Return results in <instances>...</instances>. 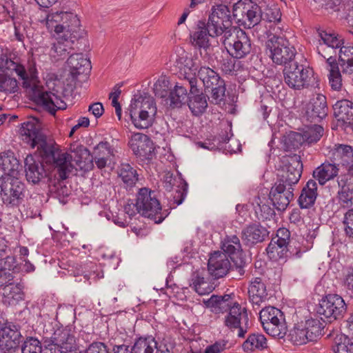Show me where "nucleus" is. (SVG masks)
I'll list each match as a JSON object with an SVG mask.
<instances>
[{
    "label": "nucleus",
    "mask_w": 353,
    "mask_h": 353,
    "mask_svg": "<svg viewBox=\"0 0 353 353\" xmlns=\"http://www.w3.org/2000/svg\"><path fill=\"white\" fill-rule=\"evenodd\" d=\"M19 133L22 140L31 148L37 147L41 157L46 163L56 164L62 179L67 177V174L72 168L69 162L70 157L68 153L61 152L52 143L47 141L46 137L41 132V123L38 119L30 118L23 123Z\"/></svg>",
    "instance_id": "f257e3e1"
},
{
    "label": "nucleus",
    "mask_w": 353,
    "mask_h": 353,
    "mask_svg": "<svg viewBox=\"0 0 353 353\" xmlns=\"http://www.w3.org/2000/svg\"><path fill=\"white\" fill-rule=\"evenodd\" d=\"M53 164L57 168V174L59 173V168L54 163ZM25 176L27 181L32 185L39 184L40 183H47L48 185L49 192L52 194L54 193L60 195L63 193V188L61 185L62 179L60 176L59 179H52L50 174L46 170L43 163L35 159L32 154L28 155L24 160Z\"/></svg>",
    "instance_id": "f03ea898"
},
{
    "label": "nucleus",
    "mask_w": 353,
    "mask_h": 353,
    "mask_svg": "<svg viewBox=\"0 0 353 353\" xmlns=\"http://www.w3.org/2000/svg\"><path fill=\"white\" fill-rule=\"evenodd\" d=\"M156 114V103L150 96L139 95L131 101L129 115L137 128L145 129L150 127Z\"/></svg>",
    "instance_id": "7ed1b4c3"
},
{
    "label": "nucleus",
    "mask_w": 353,
    "mask_h": 353,
    "mask_svg": "<svg viewBox=\"0 0 353 353\" xmlns=\"http://www.w3.org/2000/svg\"><path fill=\"white\" fill-rule=\"evenodd\" d=\"M197 77L202 81L204 90L210 102L219 105L225 101L226 86L225 81L213 69L207 66H201Z\"/></svg>",
    "instance_id": "20e7f679"
},
{
    "label": "nucleus",
    "mask_w": 353,
    "mask_h": 353,
    "mask_svg": "<svg viewBox=\"0 0 353 353\" xmlns=\"http://www.w3.org/2000/svg\"><path fill=\"white\" fill-rule=\"evenodd\" d=\"M46 26L57 35H72V38L81 37L80 21L72 12H55L49 13L46 17Z\"/></svg>",
    "instance_id": "39448f33"
},
{
    "label": "nucleus",
    "mask_w": 353,
    "mask_h": 353,
    "mask_svg": "<svg viewBox=\"0 0 353 353\" xmlns=\"http://www.w3.org/2000/svg\"><path fill=\"white\" fill-rule=\"evenodd\" d=\"M266 52L277 65H289L296 60V50L293 45L283 37L272 34L265 42Z\"/></svg>",
    "instance_id": "423d86ee"
},
{
    "label": "nucleus",
    "mask_w": 353,
    "mask_h": 353,
    "mask_svg": "<svg viewBox=\"0 0 353 353\" xmlns=\"http://www.w3.org/2000/svg\"><path fill=\"white\" fill-rule=\"evenodd\" d=\"M136 210L141 216L154 221L161 223L165 217L161 214V206L154 192L148 188L139 190L136 199Z\"/></svg>",
    "instance_id": "0eeeda50"
},
{
    "label": "nucleus",
    "mask_w": 353,
    "mask_h": 353,
    "mask_svg": "<svg viewBox=\"0 0 353 353\" xmlns=\"http://www.w3.org/2000/svg\"><path fill=\"white\" fill-rule=\"evenodd\" d=\"M221 39L228 52L234 58H244L252 51L250 38L240 28H234L232 32L227 31Z\"/></svg>",
    "instance_id": "6e6552de"
},
{
    "label": "nucleus",
    "mask_w": 353,
    "mask_h": 353,
    "mask_svg": "<svg viewBox=\"0 0 353 353\" xmlns=\"http://www.w3.org/2000/svg\"><path fill=\"white\" fill-rule=\"evenodd\" d=\"M262 8L252 0H239L233 6V17L239 26L250 29L261 21Z\"/></svg>",
    "instance_id": "1a4fd4ad"
},
{
    "label": "nucleus",
    "mask_w": 353,
    "mask_h": 353,
    "mask_svg": "<svg viewBox=\"0 0 353 353\" xmlns=\"http://www.w3.org/2000/svg\"><path fill=\"white\" fill-rule=\"evenodd\" d=\"M206 24L210 29L209 32L211 37L224 36L227 31L232 32L234 28H238L232 26L230 10L227 6L223 4L212 8Z\"/></svg>",
    "instance_id": "9d476101"
},
{
    "label": "nucleus",
    "mask_w": 353,
    "mask_h": 353,
    "mask_svg": "<svg viewBox=\"0 0 353 353\" xmlns=\"http://www.w3.org/2000/svg\"><path fill=\"white\" fill-rule=\"evenodd\" d=\"M281 169L277 175L276 183L293 188L300 180L303 171V163L298 154L284 156L281 159Z\"/></svg>",
    "instance_id": "9b49d317"
},
{
    "label": "nucleus",
    "mask_w": 353,
    "mask_h": 353,
    "mask_svg": "<svg viewBox=\"0 0 353 353\" xmlns=\"http://www.w3.org/2000/svg\"><path fill=\"white\" fill-rule=\"evenodd\" d=\"M285 83L292 89L300 90L310 85L313 70L296 61L283 70Z\"/></svg>",
    "instance_id": "f8f14e48"
},
{
    "label": "nucleus",
    "mask_w": 353,
    "mask_h": 353,
    "mask_svg": "<svg viewBox=\"0 0 353 353\" xmlns=\"http://www.w3.org/2000/svg\"><path fill=\"white\" fill-rule=\"evenodd\" d=\"M1 196L3 203L19 205L24 197L25 184L18 178L6 176L0 179Z\"/></svg>",
    "instance_id": "ddd939ff"
},
{
    "label": "nucleus",
    "mask_w": 353,
    "mask_h": 353,
    "mask_svg": "<svg viewBox=\"0 0 353 353\" xmlns=\"http://www.w3.org/2000/svg\"><path fill=\"white\" fill-rule=\"evenodd\" d=\"M47 348L50 353H80L74 336L67 329L56 330L50 338Z\"/></svg>",
    "instance_id": "4468645a"
},
{
    "label": "nucleus",
    "mask_w": 353,
    "mask_h": 353,
    "mask_svg": "<svg viewBox=\"0 0 353 353\" xmlns=\"http://www.w3.org/2000/svg\"><path fill=\"white\" fill-rule=\"evenodd\" d=\"M346 305L343 299L338 294H328L323 298L319 303L317 312L325 318L336 320L343 318L346 312Z\"/></svg>",
    "instance_id": "2eb2a0df"
},
{
    "label": "nucleus",
    "mask_w": 353,
    "mask_h": 353,
    "mask_svg": "<svg viewBox=\"0 0 353 353\" xmlns=\"http://www.w3.org/2000/svg\"><path fill=\"white\" fill-rule=\"evenodd\" d=\"M69 76L72 81H85L91 71V62L82 53L72 54L67 60Z\"/></svg>",
    "instance_id": "dca6fc26"
},
{
    "label": "nucleus",
    "mask_w": 353,
    "mask_h": 353,
    "mask_svg": "<svg viewBox=\"0 0 353 353\" xmlns=\"http://www.w3.org/2000/svg\"><path fill=\"white\" fill-rule=\"evenodd\" d=\"M303 118L311 123H317L326 117L328 112L325 96L318 94L310 99L303 109Z\"/></svg>",
    "instance_id": "f3484780"
},
{
    "label": "nucleus",
    "mask_w": 353,
    "mask_h": 353,
    "mask_svg": "<svg viewBox=\"0 0 353 353\" xmlns=\"http://www.w3.org/2000/svg\"><path fill=\"white\" fill-rule=\"evenodd\" d=\"M22 336L14 325L0 328V349L3 353H19Z\"/></svg>",
    "instance_id": "a211bd4d"
},
{
    "label": "nucleus",
    "mask_w": 353,
    "mask_h": 353,
    "mask_svg": "<svg viewBox=\"0 0 353 353\" xmlns=\"http://www.w3.org/2000/svg\"><path fill=\"white\" fill-rule=\"evenodd\" d=\"M185 82L188 83L190 88L188 107L194 115L199 116L205 111L208 107L207 94L200 92L197 87V79L194 75L186 79Z\"/></svg>",
    "instance_id": "6ab92c4d"
},
{
    "label": "nucleus",
    "mask_w": 353,
    "mask_h": 353,
    "mask_svg": "<svg viewBox=\"0 0 353 353\" xmlns=\"http://www.w3.org/2000/svg\"><path fill=\"white\" fill-rule=\"evenodd\" d=\"M129 145L133 153L141 160L152 158L154 148L148 136L141 133H136L132 136Z\"/></svg>",
    "instance_id": "aec40b11"
},
{
    "label": "nucleus",
    "mask_w": 353,
    "mask_h": 353,
    "mask_svg": "<svg viewBox=\"0 0 353 353\" xmlns=\"http://www.w3.org/2000/svg\"><path fill=\"white\" fill-rule=\"evenodd\" d=\"M270 234L266 227L260 223H250L241 231V239L245 245L252 248L265 241Z\"/></svg>",
    "instance_id": "412c9836"
},
{
    "label": "nucleus",
    "mask_w": 353,
    "mask_h": 353,
    "mask_svg": "<svg viewBox=\"0 0 353 353\" xmlns=\"http://www.w3.org/2000/svg\"><path fill=\"white\" fill-rule=\"evenodd\" d=\"M294 188L275 182L270 192L274 206L280 211L285 210L294 198Z\"/></svg>",
    "instance_id": "4be33fe9"
},
{
    "label": "nucleus",
    "mask_w": 353,
    "mask_h": 353,
    "mask_svg": "<svg viewBox=\"0 0 353 353\" xmlns=\"http://www.w3.org/2000/svg\"><path fill=\"white\" fill-rule=\"evenodd\" d=\"M231 268V263L225 254L215 252L210 257L208 263L209 273L214 279L225 276Z\"/></svg>",
    "instance_id": "5701e85b"
},
{
    "label": "nucleus",
    "mask_w": 353,
    "mask_h": 353,
    "mask_svg": "<svg viewBox=\"0 0 353 353\" xmlns=\"http://www.w3.org/2000/svg\"><path fill=\"white\" fill-rule=\"evenodd\" d=\"M79 38H72V35L64 34L57 35L50 48V55L54 58L64 59L68 54L74 50V43Z\"/></svg>",
    "instance_id": "b1692460"
},
{
    "label": "nucleus",
    "mask_w": 353,
    "mask_h": 353,
    "mask_svg": "<svg viewBox=\"0 0 353 353\" xmlns=\"http://www.w3.org/2000/svg\"><path fill=\"white\" fill-rule=\"evenodd\" d=\"M248 322H249V318L246 307H242L236 302L233 303L223 320L225 326L231 330L237 329L242 324L246 325Z\"/></svg>",
    "instance_id": "393cba45"
},
{
    "label": "nucleus",
    "mask_w": 353,
    "mask_h": 353,
    "mask_svg": "<svg viewBox=\"0 0 353 353\" xmlns=\"http://www.w3.org/2000/svg\"><path fill=\"white\" fill-rule=\"evenodd\" d=\"M190 77L185 76L183 83H176L173 90L169 92L168 97L166 99V104L172 109L181 108L188 101L187 87L188 83L185 82V79Z\"/></svg>",
    "instance_id": "a878e982"
},
{
    "label": "nucleus",
    "mask_w": 353,
    "mask_h": 353,
    "mask_svg": "<svg viewBox=\"0 0 353 353\" xmlns=\"http://www.w3.org/2000/svg\"><path fill=\"white\" fill-rule=\"evenodd\" d=\"M316 33L318 34L319 37H320L323 42V44H320V46L319 47V52L326 59L327 58V57H329L332 55L331 53L324 54L321 52H324L327 48L336 54V49H340L344 43V41L342 37L335 33H332L330 32H328L321 28H318L316 30Z\"/></svg>",
    "instance_id": "bb28decb"
},
{
    "label": "nucleus",
    "mask_w": 353,
    "mask_h": 353,
    "mask_svg": "<svg viewBox=\"0 0 353 353\" xmlns=\"http://www.w3.org/2000/svg\"><path fill=\"white\" fill-rule=\"evenodd\" d=\"M36 101L52 114H54L57 110H64L66 108L65 103L60 97L50 91L39 92L36 97Z\"/></svg>",
    "instance_id": "cd10ccee"
},
{
    "label": "nucleus",
    "mask_w": 353,
    "mask_h": 353,
    "mask_svg": "<svg viewBox=\"0 0 353 353\" xmlns=\"http://www.w3.org/2000/svg\"><path fill=\"white\" fill-rule=\"evenodd\" d=\"M6 65L12 74L14 72L17 76L23 80V87L28 88L31 87L32 82L37 78V69L34 64H30L28 70L19 63H15L11 60L7 61Z\"/></svg>",
    "instance_id": "c85d7f7f"
},
{
    "label": "nucleus",
    "mask_w": 353,
    "mask_h": 353,
    "mask_svg": "<svg viewBox=\"0 0 353 353\" xmlns=\"http://www.w3.org/2000/svg\"><path fill=\"white\" fill-rule=\"evenodd\" d=\"M69 155V162L71 165V170L67 174L66 179L68 177V174L73 169V166L71 164V160L72 157ZM73 161L75 162L76 165L79 168V169L84 171L91 170L94 167V158L93 156L91 155L88 149L83 145L78 146L75 151L74 152Z\"/></svg>",
    "instance_id": "c756f323"
},
{
    "label": "nucleus",
    "mask_w": 353,
    "mask_h": 353,
    "mask_svg": "<svg viewBox=\"0 0 353 353\" xmlns=\"http://www.w3.org/2000/svg\"><path fill=\"white\" fill-rule=\"evenodd\" d=\"M330 159L336 165L350 167L353 163V148L339 144L330 151Z\"/></svg>",
    "instance_id": "7c9ffc66"
},
{
    "label": "nucleus",
    "mask_w": 353,
    "mask_h": 353,
    "mask_svg": "<svg viewBox=\"0 0 353 353\" xmlns=\"http://www.w3.org/2000/svg\"><path fill=\"white\" fill-rule=\"evenodd\" d=\"M334 115L339 121L353 125V102L347 99L336 101L333 105Z\"/></svg>",
    "instance_id": "2f4dec72"
},
{
    "label": "nucleus",
    "mask_w": 353,
    "mask_h": 353,
    "mask_svg": "<svg viewBox=\"0 0 353 353\" xmlns=\"http://www.w3.org/2000/svg\"><path fill=\"white\" fill-rule=\"evenodd\" d=\"M339 199L343 205L349 207L353 205V178L348 175L338 177Z\"/></svg>",
    "instance_id": "473e14b6"
},
{
    "label": "nucleus",
    "mask_w": 353,
    "mask_h": 353,
    "mask_svg": "<svg viewBox=\"0 0 353 353\" xmlns=\"http://www.w3.org/2000/svg\"><path fill=\"white\" fill-rule=\"evenodd\" d=\"M206 306L212 312L218 314L227 312L232 308L233 303L230 294L212 295L205 302Z\"/></svg>",
    "instance_id": "72a5a7b5"
},
{
    "label": "nucleus",
    "mask_w": 353,
    "mask_h": 353,
    "mask_svg": "<svg viewBox=\"0 0 353 353\" xmlns=\"http://www.w3.org/2000/svg\"><path fill=\"white\" fill-rule=\"evenodd\" d=\"M323 128L316 123L314 125L307 127L303 133H294L291 137L298 141L297 144H293L294 147H298L302 142H307L308 144L316 143L323 134Z\"/></svg>",
    "instance_id": "f704fd0d"
},
{
    "label": "nucleus",
    "mask_w": 353,
    "mask_h": 353,
    "mask_svg": "<svg viewBox=\"0 0 353 353\" xmlns=\"http://www.w3.org/2000/svg\"><path fill=\"white\" fill-rule=\"evenodd\" d=\"M317 183L315 180L310 179L303 188L299 197V205L302 209H307L312 207L317 196Z\"/></svg>",
    "instance_id": "c9c22d12"
},
{
    "label": "nucleus",
    "mask_w": 353,
    "mask_h": 353,
    "mask_svg": "<svg viewBox=\"0 0 353 353\" xmlns=\"http://www.w3.org/2000/svg\"><path fill=\"white\" fill-rule=\"evenodd\" d=\"M208 26L202 21H199L195 32L190 36L191 43L197 48L207 49L210 47Z\"/></svg>",
    "instance_id": "e433bc0d"
},
{
    "label": "nucleus",
    "mask_w": 353,
    "mask_h": 353,
    "mask_svg": "<svg viewBox=\"0 0 353 353\" xmlns=\"http://www.w3.org/2000/svg\"><path fill=\"white\" fill-rule=\"evenodd\" d=\"M339 169L335 163L325 162L313 172V176L320 185H324L327 181L334 179L338 174Z\"/></svg>",
    "instance_id": "4c0bfd02"
},
{
    "label": "nucleus",
    "mask_w": 353,
    "mask_h": 353,
    "mask_svg": "<svg viewBox=\"0 0 353 353\" xmlns=\"http://www.w3.org/2000/svg\"><path fill=\"white\" fill-rule=\"evenodd\" d=\"M248 294L250 301L258 306L265 300L267 296L266 287L261 278L256 277L251 281Z\"/></svg>",
    "instance_id": "58836bf2"
},
{
    "label": "nucleus",
    "mask_w": 353,
    "mask_h": 353,
    "mask_svg": "<svg viewBox=\"0 0 353 353\" xmlns=\"http://www.w3.org/2000/svg\"><path fill=\"white\" fill-rule=\"evenodd\" d=\"M326 63L330 66L328 80L333 90L339 91L342 88V76L335 57L330 55L327 58Z\"/></svg>",
    "instance_id": "ea45409f"
},
{
    "label": "nucleus",
    "mask_w": 353,
    "mask_h": 353,
    "mask_svg": "<svg viewBox=\"0 0 353 353\" xmlns=\"http://www.w3.org/2000/svg\"><path fill=\"white\" fill-rule=\"evenodd\" d=\"M0 167L7 176H13L20 167L19 161L13 152L7 150L0 153Z\"/></svg>",
    "instance_id": "a19ab883"
},
{
    "label": "nucleus",
    "mask_w": 353,
    "mask_h": 353,
    "mask_svg": "<svg viewBox=\"0 0 353 353\" xmlns=\"http://www.w3.org/2000/svg\"><path fill=\"white\" fill-rule=\"evenodd\" d=\"M2 294L5 301L8 302L10 305L18 303L23 300L25 296L23 286L20 283L14 285L12 281L9 284H6L3 288Z\"/></svg>",
    "instance_id": "79ce46f5"
},
{
    "label": "nucleus",
    "mask_w": 353,
    "mask_h": 353,
    "mask_svg": "<svg viewBox=\"0 0 353 353\" xmlns=\"http://www.w3.org/2000/svg\"><path fill=\"white\" fill-rule=\"evenodd\" d=\"M339 65L343 74H353V46H342L339 51Z\"/></svg>",
    "instance_id": "37998d69"
},
{
    "label": "nucleus",
    "mask_w": 353,
    "mask_h": 353,
    "mask_svg": "<svg viewBox=\"0 0 353 353\" xmlns=\"http://www.w3.org/2000/svg\"><path fill=\"white\" fill-rule=\"evenodd\" d=\"M18 90V83L15 77L6 65L5 68L0 67V91L14 93Z\"/></svg>",
    "instance_id": "c03bdc74"
},
{
    "label": "nucleus",
    "mask_w": 353,
    "mask_h": 353,
    "mask_svg": "<svg viewBox=\"0 0 353 353\" xmlns=\"http://www.w3.org/2000/svg\"><path fill=\"white\" fill-rule=\"evenodd\" d=\"M119 176L125 188L133 187L138 181L137 170L128 163H122L119 168Z\"/></svg>",
    "instance_id": "a18cd8bd"
},
{
    "label": "nucleus",
    "mask_w": 353,
    "mask_h": 353,
    "mask_svg": "<svg viewBox=\"0 0 353 353\" xmlns=\"http://www.w3.org/2000/svg\"><path fill=\"white\" fill-rule=\"evenodd\" d=\"M132 353H157V342L154 338H139L132 347Z\"/></svg>",
    "instance_id": "49530a36"
},
{
    "label": "nucleus",
    "mask_w": 353,
    "mask_h": 353,
    "mask_svg": "<svg viewBox=\"0 0 353 353\" xmlns=\"http://www.w3.org/2000/svg\"><path fill=\"white\" fill-rule=\"evenodd\" d=\"M259 319L263 327L272 322H279L283 320V313L281 311L274 307L269 306L263 308L259 313Z\"/></svg>",
    "instance_id": "de8ad7c7"
},
{
    "label": "nucleus",
    "mask_w": 353,
    "mask_h": 353,
    "mask_svg": "<svg viewBox=\"0 0 353 353\" xmlns=\"http://www.w3.org/2000/svg\"><path fill=\"white\" fill-rule=\"evenodd\" d=\"M244 351H253L256 349L263 350L267 347V340L264 335L259 333L250 334L242 345Z\"/></svg>",
    "instance_id": "09e8293b"
},
{
    "label": "nucleus",
    "mask_w": 353,
    "mask_h": 353,
    "mask_svg": "<svg viewBox=\"0 0 353 353\" xmlns=\"http://www.w3.org/2000/svg\"><path fill=\"white\" fill-rule=\"evenodd\" d=\"M305 327L310 341H316L323 335L325 327L323 323L316 319H308L305 323Z\"/></svg>",
    "instance_id": "8fccbe9b"
},
{
    "label": "nucleus",
    "mask_w": 353,
    "mask_h": 353,
    "mask_svg": "<svg viewBox=\"0 0 353 353\" xmlns=\"http://www.w3.org/2000/svg\"><path fill=\"white\" fill-rule=\"evenodd\" d=\"M254 210L258 219L262 221L270 220L275 216V212L266 202H263L259 196L255 197L254 201Z\"/></svg>",
    "instance_id": "3c124183"
},
{
    "label": "nucleus",
    "mask_w": 353,
    "mask_h": 353,
    "mask_svg": "<svg viewBox=\"0 0 353 353\" xmlns=\"http://www.w3.org/2000/svg\"><path fill=\"white\" fill-rule=\"evenodd\" d=\"M290 339L297 345L310 342L305 327L303 324H298L290 332Z\"/></svg>",
    "instance_id": "603ef678"
},
{
    "label": "nucleus",
    "mask_w": 353,
    "mask_h": 353,
    "mask_svg": "<svg viewBox=\"0 0 353 353\" xmlns=\"http://www.w3.org/2000/svg\"><path fill=\"white\" fill-rule=\"evenodd\" d=\"M190 286L199 295L208 294L211 291V288L208 286L205 279L201 276L197 272H194L192 274Z\"/></svg>",
    "instance_id": "864d4df0"
},
{
    "label": "nucleus",
    "mask_w": 353,
    "mask_h": 353,
    "mask_svg": "<svg viewBox=\"0 0 353 353\" xmlns=\"http://www.w3.org/2000/svg\"><path fill=\"white\" fill-rule=\"evenodd\" d=\"M263 328L268 334L279 339L283 338L287 332V327L284 319L280 320L279 322H272Z\"/></svg>",
    "instance_id": "5fc2aeb1"
},
{
    "label": "nucleus",
    "mask_w": 353,
    "mask_h": 353,
    "mask_svg": "<svg viewBox=\"0 0 353 353\" xmlns=\"http://www.w3.org/2000/svg\"><path fill=\"white\" fill-rule=\"evenodd\" d=\"M334 353H353V342L344 334L337 335L334 339Z\"/></svg>",
    "instance_id": "6e6d98bb"
},
{
    "label": "nucleus",
    "mask_w": 353,
    "mask_h": 353,
    "mask_svg": "<svg viewBox=\"0 0 353 353\" xmlns=\"http://www.w3.org/2000/svg\"><path fill=\"white\" fill-rule=\"evenodd\" d=\"M266 252L270 259L277 261L286 256L288 248H282L280 244L276 243L274 239H272L266 248Z\"/></svg>",
    "instance_id": "4d7b16f0"
},
{
    "label": "nucleus",
    "mask_w": 353,
    "mask_h": 353,
    "mask_svg": "<svg viewBox=\"0 0 353 353\" xmlns=\"http://www.w3.org/2000/svg\"><path fill=\"white\" fill-rule=\"evenodd\" d=\"M154 93L156 97L164 98L170 91V82L166 76H161L154 85Z\"/></svg>",
    "instance_id": "13d9d810"
},
{
    "label": "nucleus",
    "mask_w": 353,
    "mask_h": 353,
    "mask_svg": "<svg viewBox=\"0 0 353 353\" xmlns=\"http://www.w3.org/2000/svg\"><path fill=\"white\" fill-rule=\"evenodd\" d=\"M261 17V21H265L270 23H277L281 21V13L279 8L277 7L265 6L264 9L262 10Z\"/></svg>",
    "instance_id": "bf43d9fd"
},
{
    "label": "nucleus",
    "mask_w": 353,
    "mask_h": 353,
    "mask_svg": "<svg viewBox=\"0 0 353 353\" xmlns=\"http://www.w3.org/2000/svg\"><path fill=\"white\" fill-rule=\"evenodd\" d=\"M42 347L39 340L34 338L27 339L20 347L19 353H41Z\"/></svg>",
    "instance_id": "052dcab7"
},
{
    "label": "nucleus",
    "mask_w": 353,
    "mask_h": 353,
    "mask_svg": "<svg viewBox=\"0 0 353 353\" xmlns=\"http://www.w3.org/2000/svg\"><path fill=\"white\" fill-rule=\"evenodd\" d=\"M319 7L324 9L327 13L339 12L342 0H314Z\"/></svg>",
    "instance_id": "680f3d73"
},
{
    "label": "nucleus",
    "mask_w": 353,
    "mask_h": 353,
    "mask_svg": "<svg viewBox=\"0 0 353 353\" xmlns=\"http://www.w3.org/2000/svg\"><path fill=\"white\" fill-rule=\"evenodd\" d=\"M93 154H99V157L110 159L114 155V149L107 141H101L94 147Z\"/></svg>",
    "instance_id": "e2e57ef3"
},
{
    "label": "nucleus",
    "mask_w": 353,
    "mask_h": 353,
    "mask_svg": "<svg viewBox=\"0 0 353 353\" xmlns=\"http://www.w3.org/2000/svg\"><path fill=\"white\" fill-rule=\"evenodd\" d=\"M221 249L224 254L228 255L231 260L244 255L243 249H237V247L229 243L225 240L222 242Z\"/></svg>",
    "instance_id": "0e129e2a"
},
{
    "label": "nucleus",
    "mask_w": 353,
    "mask_h": 353,
    "mask_svg": "<svg viewBox=\"0 0 353 353\" xmlns=\"http://www.w3.org/2000/svg\"><path fill=\"white\" fill-rule=\"evenodd\" d=\"M188 184L185 183L181 188H179L172 194L170 198V205H174V208L181 204L187 194Z\"/></svg>",
    "instance_id": "69168bd1"
},
{
    "label": "nucleus",
    "mask_w": 353,
    "mask_h": 353,
    "mask_svg": "<svg viewBox=\"0 0 353 353\" xmlns=\"http://www.w3.org/2000/svg\"><path fill=\"white\" fill-rule=\"evenodd\" d=\"M342 285L346 293L350 297H353V268L349 269L344 274L342 281Z\"/></svg>",
    "instance_id": "338daca9"
},
{
    "label": "nucleus",
    "mask_w": 353,
    "mask_h": 353,
    "mask_svg": "<svg viewBox=\"0 0 353 353\" xmlns=\"http://www.w3.org/2000/svg\"><path fill=\"white\" fill-rule=\"evenodd\" d=\"M343 223L346 235L350 238H353V208L345 214Z\"/></svg>",
    "instance_id": "774afa93"
}]
</instances>
